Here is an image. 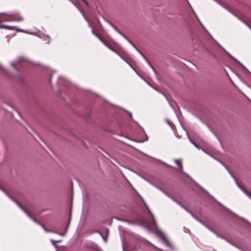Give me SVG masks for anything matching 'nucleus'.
<instances>
[{
	"instance_id": "nucleus-29",
	"label": "nucleus",
	"mask_w": 251,
	"mask_h": 251,
	"mask_svg": "<svg viewBox=\"0 0 251 251\" xmlns=\"http://www.w3.org/2000/svg\"><path fill=\"white\" fill-rule=\"evenodd\" d=\"M151 157V158H152V159H155V160H157V161H158L161 162V161H160V160H159V159H156V158H153V157ZM161 162H162L163 164H164V165H166V166H168V167H172V166H170V165H168V164H166V163H164V162H162V161H161Z\"/></svg>"
},
{
	"instance_id": "nucleus-40",
	"label": "nucleus",
	"mask_w": 251,
	"mask_h": 251,
	"mask_svg": "<svg viewBox=\"0 0 251 251\" xmlns=\"http://www.w3.org/2000/svg\"><path fill=\"white\" fill-rule=\"evenodd\" d=\"M208 228H209V229L211 231L214 232V231H213V230L212 229H211V228H209V227H208Z\"/></svg>"
},
{
	"instance_id": "nucleus-2",
	"label": "nucleus",
	"mask_w": 251,
	"mask_h": 251,
	"mask_svg": "<svg viewBox=\"0 0 251 251\" xmlns=\"http://www.w3.org/2000/svg\"><path fill=\"white\" fill-rule=\"evenodd\" d=\"M141 199L143 201V202L144 204V205H145V206L146 207L147 209H148L150 214L151 215V218H152V221L154 223V226H155V227L156 228V231H155V234L162 241H163L168 247H171V244L169 243V241H168L167 238L166 237V236L161 231H160L159 229H158L157 228V226H156V221L155 220V219H154V216L153 215V214L152 213V212L151 211L150 209H149L148 205L147 204L146 202L142 198L140 197Z\"/></svg>"
},
{
	"instance_id": "nucleus-45",
	"label": "nucleus",
	"mask_w": 251,
	"mask_h": 251,
	"mask_svg": "<svg viewBox=\"0 0 251 251\" xmlns=\"http://www.w3.org/2000/svg\"><path fill=\"white\" fill-rule=\"evenodd\" d=\"M104 241H105V242L106 241V239L104 238Z\"/></svg>"
},
{
	"instance_id": "nucleus-39",
	"label": "nucleus",
	"mask_w": 251,
	"mask_h": 251,
	"mask_svg": "<svg viewBox=\"0 0 251 251\" xmlns=\"http://www.w3.org/2000/svg\"><path fill=\"white\" fill-rule=\"evenodd\" d=\"M61 78H62V77H61V76H59V77H58V79H61Z\"/></svg>"
},
{
	"instance_id": "nucleus-8",
	"label": "nucleus",
	"mask_w": 251,
	"mask_h": 251,
	"mask_svg": "<svg viewBox=\"0 0 251 251\" xmlns=\"http://www.w3.org/2000/svg\"><path fill=\"white\" fill-rule=\"evenodd\" d=\"M125 39H126L135 49V50L144 57V58L147 61V63L149 65V66L152 69V70L154 72V73H156L154 68L151 66V64L150 62L148 60V59L145 57V56L140 51V50L135 46V45L126 36V38H125Z\"/></svg>"
},
{
	"instance_id": "nucleus-23",
	"label": "nucleus",
	"mask_w": 251,
	"mask_h": 251,
	"mask_svg": "<svg viewBox=\"0 0 251 251\" xmlns=\"http://www.w3.org/2000/svg\"><path fill=\"white\" fill-rule=\"evenodd\" d=\"M80 12L81 13V14L83 15V16H84V19H85V20L88 22V25H89V26L90 27H92V25L90 22V21L86 18V17L85 16L84 12L82 11V10H80Z\"/></svg>"
},
{
	"instance_id": "nucleus-24",
	"label": "nucleus",
	"mask_w": 251,
	"mask_h": 251,
	"mask_svg": "<svg viewBox=\"0 0 251 251\" xmlns=\"http://www.w3.org/2000/svg\"><path fill=\"white\" fill-rule=\"evenodd\" d=\"M40 225L41 226V227L43 228V229L46 232H55L54 231L48 230L46 228V227L45 226L42 224H40Z\"/></svg>"
},
{
	"instance_id": "nucleus-16",
	"label": "nucleus",
	"mask_w": 251,
	"mask_h": 251,
	"mask_svg": "<svg viewBox=\"0 0 251 251\" xmlns=\"http://www.w3.org/2000/svg\"><path fill=\"white\" fill-rule=\"evenodd\" d=\"M219 4H221L222 6H223L224 7H225L226 9H227L229 12H230L232 14H233L234 16H235V17H236L238 19H239L240 20H241L242 22H243L249 28H250V29H251V26L248 24L247 23L246 21H245L243 19H242L240 17L238 16V15H237L236 14H235V13H234L233 12H232V11H231L230 10H229V9L228 8H227L226 6L224 5L223 4H222L221 3L219 2Z\"/></svg>"
},
{
	"instance_id": "nucleus-14",
	"label": "nucleus",
	"mask_w": 251,
	"mask_h": 251,
	"mask_svg": "<svg viewBox=\"0 0 251 251\" xmlns=\"http://www.w3.org/2000/svg\"><path fill=\"white\" fill-rule=\"evenodd\" d=\"M219 4H221L222 6H223L224 7H225L226 9H227L229 12H230L232 14H233L234 16H235V17H236L238 19H239L240 20H241L242 22H243L249 28H250V29H251V26L248 24L247 23L246 21H245L243 19H242L240 17L238 16V15H237L236 14H235V13H234L233 12H232V11H231L230 10H229V9L228 8H227L226 6L224 5L223 4H222L221 3L219 2Z\"/></svg>"
},
{
	"instance_id": "nucleus-41",
	"label": "nucleus",
	"mask_w": 251,
	"mask_h": 251,
	"mask_svg": "<svg viewBox=\"0 0 251 251\" xmlns=\"http://www.w3.org/2000/svg\"><path fill=\"white\" fill-rule=\"evenodd\" d=\"M148 137H147V136L146 135V140L147 141V140H148Z\"/></svg>"
},
{
	"instance_id": "nucleus-30",
	"label": "nucleus",
	"mask_w": 251,
	"mask_h": 251,
	"mask_svg": "<svg viewBox=\"0 0 251 251\" xmlns=\"http://www.w3.org/2000/svg\"><path fill=\"white\" fill-rule=\"evenodd\" d=\"M111 25L113 27V28L115 30V31H116V32H117L118 33H120L121 31L118 29H117L114 25L111 24Z\"/></svg>"
},
{
	"instance_id": "nucleus-28",
	"label": "nucleus",
	"mask_w": 251,
	"mask_h": 251,
	"mask_svg": "<svg viewBox=\"0 0 251 251\" xmlns=\"http://www.w3.org/2000/svg\"><path fill=\"white\" fill-rule=\"evenodd\" d=\"M67 229V227L66 228L65 232H63V233H59V232H56V231H55L54 233H56V234H57L58 235H60V236H63L65 235L66 231Z\"/></svg>"
},
{
	"instance_id": "nucleus-4",
	"label": "nucleus",
	"mask_w": 251,
	"mask_h": 251,
	"mask_svg": "<svg viewBox=\"0 0 251 251\" xmlns=\"http://www.w3.org/2000/svg\"><path fill=\"white\" fill-rule=\"evenodd\" d=\"M214 42L218 45V46L222 49L227 55L228 56L231 58L232 60L235 61L236 62L238 63L241 66H242L244 69H245L251 75V73L249 71V70L237 59H236L235 57L232 56L229 52H228L224 48H223L218 42L217 41L214 40Z\"/></svg>"
},
{
	"instance_id": "nucleus-15",
	"label": "nucleus",
	"mask_w": 251,
	"mask_h": 251,
	"mask_svg": "<svg viewBox=\"0 0 251 251\" xmlns=\"http://www.w3.org/2000/svg\"><path fill=\"white\" fill-rule=\"evenodd\" d=\"M219 4H221L222 6H223L224 7H225L226 9H227L229 12H230L232 14H233L234 16H235V17H236L238 19H239L240 20H241L242 22H243L249 28H250V29H251V26L248 24L247 23L246 21H245L243 19H242L240 17L238 16V15H237L236 14H235V13H234L233 12H232V11H231L230 10H229V9L228 8H227L226 6L224 5L223 4H222L221 3L219 2Z\"/></svg>"
},
{
	"instance_id": "nucleus-22",
	"label": "nucleus",
	"mask_w": 251,
	"mask_h": 251,
	"mask_svg": "<svg viewBox=\"0 0 251 251\" xmlns=\"http://www.w3.org/2000/svg\"><path fill=\"white\" fill-rule=\"evenodd\" d=\"M176 170H178V171H179L180 172L182 173V174H184L187 176H189H189L187 174L185 173V172H184L183 171V167H182V164L179 165L178 166V168H176Z\"/></svg>"
},
{
	"instance_id": "nucleus-17",
	"label": "nucleus",
	"mask_w": 251,
	"mask_h": 251,
	"mask_svg": "<svg viewBox=\"0 0 251 251\" xmlns=\"http://www.w3.org/2000/svg\"><path fill=\"white\" fill-rule=\"evenodd\" d=\"M92 32L93 34L96 36L107 47H108L111 50L115 51L113 49L111 46H110L100 36L95 32L93 29H92Z\"/></svg>"
},
{
	"instance_id": "nucleus-13",
	"label": "nucleus",
	"mask_w": 251,
	"mask_h": 251,
	"mask_svg": "<svg viewBox=\"0 0 251 251\" xmlns=\"http://www.w3.org/2000/svg\"><path fill=\"white\" fill-rule=\"evenodd\" d=\"M28 33L29 34H31L35 35L40 38L43 39L45 40L48 39V42H47V43H48V44H49L50 42V37H49V36L46 35L40 31H39L37 33H36V32H28Z\"/></svg>"
},
{
	"instance_id": "nucleus-7",
	"label": "nucleus",
	"mask_w": 251,
	"mask_h": 251,
	"mask_svg": "<svg viewBox=\"0 0 251 251\" xmlns=\"http://www.w3.org/2000/svg\"><path fill=\"white\" fill-rule=\"evenodd\" d=\"M125 39H126L135 49V50L144 57V58L147 61V63L149 65V66L152 69V70L154 72V73H156L154 68L151 66V64L150 62L148 60V59L145 57V56L140 51V50L135 46V45L126 36V38H125Z\"/></svg>"
},
{
	"instance_id": "nucleus-18",
	"label": "nucleus",
	"mask_w": 251,
	"mask_h": 251,
	"mask_svg": "<svg viewBox=\"0 0 251 251\" xmlns=\"http://www.w3.org/2000/svg\"><path fill=\"white\" fill-rule=\"evenodd\" d=\"M171 199L179 205L181 207L185 209L187 212H189V210L184 205H183L180 202L177 201L176 199L174 197H171Z\"/></svg>"
},
{
	"instance_id": "nucleus-31",
	"label": "nucleus",
	"mask_w": 251,
	"mask_h": 251,
	"mask_svg": "<svg viewBox=\"0 0 251 251\" xmlns=\"http://www.w3.org/2000/svg\"><path fill=\"white\" fill-rule=\"evenodd\" d=\"M128 114H129V115H130V117H131V118L132 120V121H134V122H135L136 124H137L139 126V125L138 123L137 122L134 121V120L133 119V118H132V114H131V113L130 112H128Z\"/></svg>"
},
{
	"instance_id": "nucleus-20",
	"label": "nucleus",
	"mask_w": 251,
	"mask_h": 251,
	"mask_svg": "<svg viewBox=\"0 0 251 251\" xmlns=\"http://www.w3.org/2000/svg\"><path fill=\"white\" fill-rule=\"evenodd\" d=\"M151 184L153 185L152 183H151ZM153 185L156 188H157L158 189L160 190L161 192H162L165 195H166L169 198H171V197H172L171 195H170L168 193H167L166 191H165L164 190H163L161 188H160V187H159L158 186H157L156 185H154V184H153Z\"/></svg>"
},
{
	"instance_id": "nucleus-37",
	"label": "nucleus",
	"mask_w": 251,
	"mask_h": 251,
	"mask_svg": "<svg viewBox=\"0 0 251 251\" xmlns=\"http://www.w3.org/2000/svg\"><path fill=\"white\" fill-rule=\"evenodd\" d=\"M76 7H77L78 8L79 11H80V10H81V9L77 6V5H76Z\"/></svg>"
},
{
	"instance_id": "nucleus-3",
	"label": "nucleus",
	"mask_w": 251,
	"mask_h": 251,
	"mask_svg": "<svg viewBox=\"0 0 251 251\" xmlns=\"http://www.w3.org/2000/svg\"><path fill=\"white\" fill-rule=\"evenodd\" d=\"M0 189H1L3 192H4L5 194H7L8 197L10 198L12 201H13L19 206L20 207L25 213L35 223L40 225V224H41L39 222H38L36 219H35L30 214V213L25 209V207L21 205L15 199L11 197L8 194H7L6 192L0 186Z\"/></svg>"
},
{
	"instance_id": "nucleus-34",
	"label": "nucleus",
	"mask_w": 251,
	"mask_h": 251,
	"mask_svg": "<svg viewBox=\"0 0 251 251\" xmlns=\"http://www.w3.org/2000/svg\"><path fill=\"white\" fill-rule=\"evenodd\" d=\"M121 35H122L124 38H126V36L122 32H120L119 33Z\"/></svg>"
},
{
	"instance_id": "nucleus-6",
	"label": "nucleus",
	"mask_w": 251,
	"mask_h": 251,
	"mask_svg": "<svg viewBox=\"0 0 251 251\" xmlns=\"http://www.w3.org/2000/svg\"><path fill=\"white\" fill-rule=\"evenodd\" d=\"M125 39H126L135 49V50L144 57V58L147 61V63L149 65V66L152 69V70L154 72V73H156L154 68L151 66V64L150 62L148 60V59L145 57V56L140 51V50L135 46V45L126 36V38H125Z\"/></svg>"
},
{
	"instance_id": "nucleus-47",
	"label": "nucleus",
	"mask_w": 251,
	"mask_h": 251,
	"mask_svg": "<svg viewBox=\"0 0 251 251\" xmlns=\"http://www.w3.org/2000/svg\"><path fill=\"white\" fill-rule=\"evenodd\" d=\"M0 68H1V67L0 66Z\"/></svg>"
},
{
	"instance_id": "nucleus-42",
	"label": "nucleus",
	"mask_w": 251,
	"mask_h": 251,
	"mask_svg": "<svg viewBox=\"0 0 251 251\" xmlns=\"http://www.w3.org/2000/svg\"><path fill=\"white\" fill-rule=\"evenodd\" d=\"M123 251H126V250H125V248H124V247H123Z\"/></svg>"
},
{
	"instance_id": "nucleus-1",
	"label": "nucleus",
	"mask_w": 251,
	"mask_h": 251,
	"mask_svg": "<svg viewBox=\"0 0 251 251\" xmlns=\"http://www.w3.org/2000/svg\"><path fill=\"white\" fill-rule=\"evenodd\" d=\"M6 16L0 18V28H3L9 30H16L19 31L26 32L23 29H17L16 26H8L2 25V22L7 21H16L21 22L24 20V18L18 12H13L4 14Z\"/></svg>"
},
{
	"instance_id": "nucleus-26",
	"label": "nucleus",
	"mask_w": 251,
	"mask_h": 251,
	"mask_svg": "<svg viewBox=\"0 0 251 251\" xmlns=\"http://www.w3.org/2000/svg\"><path fill=\"white\" fill-rule=\"evenodd\" d=\"M50 242H51V243L52 244V245L54 246H56V243H60L61 242V241H59V240H54L53 239H51L50 240Z\"/></svg>"
},
{
	"instance_id": "nucleus-33",
	"label": "nucleus",
	"mask_w": 251,
	"mask_h": 251,
	"mask_svg": "<svg viewBox=\"0 0 251 251\" xmlns=\"http://www.w3.org/2000/svg\"><path fill=\"white\" fill-rule=\"evenodd\" d=\"M87 6H89V4L86 0H82Z\"/></svg>"
},
{
	"instance_id": "nucleus-46",
	"label": "nucleus",
	"mask_w": 251,
	"mask_h": 251,
	"mask_svg": "<svg viewBox=\"0 0 251 251\" xmlns=\"http://www.w3.org/2000/svg\"><path fill=\"white\" fill-rule=\"evenodd\" d=\"M189 177V176H188ZM189 178H190V179H192V178L190 177V176H189Z\"/></svg>"
},
{
	"instance_id": "nucleus-9",
	"label": "nucleus",
	"mask_w": 251,
	"mask_h": 251,
	"mask_svg": "<svg viewBox=\"0 0 251 251\" xmlns=\"http://www.w3.org/2000/svg\"><path fill=\"white\" fill-rule=\"evenodd\" d=\"M125 39H126L135 49V50L144 57V58L147 61V63L149 65V66L152 69V70L154 72V73H156L154 68L151 66V64L150 62L148 60V59L145 57V56L140 51V50L135 46V45L126 36V38H125Z\"/></svg>"
},
{
	"instance_id": "nucleus-5",
	"label": "nucleus",
	"mask_w": 251,
	"mask_h": 251,
	"mask_svg": "<svg viewBox=\"0 0 251 251\" xmlns=\"http://www.w3.org/2000/svg\"><path fill=\"white\" fill-rule=\"evenodd\" d=\"M125 39H126L135 49V50L144 57V58L147 61V63L149 65V66L152 69V70L154 72V73H156L154 68L151 66V64L150 62L148 60V59L145 57V56L140 51V50L135 46V45L126 36V38H125Z\"/></svg>"
},
{
	"instance_id": "nucleus-36",
	"label": "nucleus",
	"mask_w": 251,
	"mask_h": 251,
	"mask_svg": "<svg viewBox=\"0 0 251 251\" xmlns=\"http://www.w3.org/2000/svg\"><path fill=\"white\" fill-rule=\"evenodd\" d=\"M153 246L155 248H156V249H157V247H156V246H154V245H153ZM157 249H158V250H160V251H161V250H160V249H159V248H157Z\"/></svg>"
},
{
	"instance_id": "nucleus-32",
	"label": "nucleus",
	"mask_w": 251,
	"mask_h": 251,
	"mask_svg": "<svg viewBox=\"0 0 251 251\" xmlns=\"http://www.w3.org/2000/svg\"><path fill=\"white\" fill-rule=\"evenodd\" d=\"M239 219H240L242 220H243V221H244L245 222H246V223H247L249 224V225H251V224H250V223H249L247 220H246L245 219H244V218H240V217H239Z\"/></svg>"
},
{
	"instance_id": "nucleus-38",
	"label": "nucleus",
	"mask_w": 251,
	"mask_h": 251,
	"mask_svg": "<svg viewBox=\"0 0 251 251\" xmlns=\"http://www.w3.org/2000/svg\"><path fill=\"white\" fill-rule=\"evenodd\" d=\"M168 123L169 124V125L171 126V123L169 122V121H168Z\"/></svg>"
},
{
	"instance_id": "nucleus-27",
	"label": "nucleus",
	"mask_w": 251,
	"mask_h": 251,
	"mask_svg": "<svg viewBox=\"0 0 251 251\" xmlns=\"http://www.w3.org/2000/svg\"><path fill=\"white\" fill-rule=\"evenodd\" d=\"M174 161L176 164V165L178 166L180 165H181V159H175Z\"/></svg>"
},
{
	"instance_id": "nucleus-12",
	"label": "nucleus",
	"mask_w": 251,
	"mask_h": 251,
	"mask_svg": "<svg viewBox=\"0 0 251 251\" xmlns=\"http://www.w3.org/2000/svg\"><path fill=\"white\" fill-rule=\"evenodd\" d=\"M231 177L234 179L236 182V184L237 186L243 191L244 193L251 199V194H250L248 191H247L242 186H241L237 181V179L235 176L231 173H229Z\"/></svg>"
},
{
	"instance_id": "nucleus-25",
	"label": "nucleus",
	"mask_w": 251,
	"mask_h": 251,
	"mask_svg": "<svg viewBox=\"0 0 251 251\" xmlns=\"http://www.w3.org/2000/svg\"><path fill=\"white\" fill-rule=\"evenodd\" d=\"M188 212L189 213H190V214L191 215V216H192L194 218H195L196 220H197V221H199L200 223H201V224H203L201 220L199 219L197 217H196V216H195V215H194V214H193V213H192L190 210H189V212Z\"/></svg>"
},
{
	"instance_id": "nucleus-21",
	"label": "nucleus",
	"mask_w": 251,
	"mask_h": 251,
	"mask_svg": "<svg viewBox=\"0 0 251 251\" xmlns=\"http://www.w3.org/2000/svg\"><path fill=\"white\" fill-rule=\"evenodd\" d=\"M24 60V58L22 57H19V59L18 60V61L17 62H12L11 63V65L12 67H14L15 66H16L17 65H18L19 64V62H20L21 61H22V60Z\"/></svg>"
},
{
	"instance_id": "nucleus-19",
	"label": "nucleus",
	"mask_w": 251,
	"mask_h": 251,
	"mask_svg": "<svg viewBox=\"0 0 251 251\" xmlns=\"http://www.w3.org/2000/svg\"><path fill=\"white\" fill-rule=\"evenodd\" d=\"M186 135H187V138H188V139L189 140L190 142L191 143H192V144L195 147H196L197 148H198V149H200V147H199V146L194 141L192 140V139H191V138L190 137V135H189L188 133L187 132V131L186 130Z\"/></svg>"
},
{
	"instance_id": "nucleus-11",
	"label": "nucleus",
	"mask_w": 251,
	"mask_h": 251,
	"mask_svg": "<svg viewBox=\"0 0 251 251\" xmlns=\"http://www.w3.org/2000/svg\"><path fill=\"white\" fill-rule=\"evenodd\" d=\"M197 185L200 187L201 189L205 193H206L213 200H214L215 202L218 203L220 206L223 207L226 210L228 211L232 215L236 216L237 217H238L237 215H236L235 213L231 211L229 209L225 207L224 205H223L221 203L218 201L213 196H212L209 193H208L205 190L202 189L200 186L198 185V184H197Z\"/></svg>"
},
{
	"instance_id": "nucleus-10",
	"label": "nucleus",
	"mask_w": 251,
	"mask_h": 251,
	"mask_svg": "<svg viewBox=\"0 0 251 251\" xmlns=\"http://www.w3.org/2000/svg\"><path fill=\"white\" fill-rule=\"evenodd\" d=\"M125 39H126L135 49V50L144 57V58L147 61V63L149 65V66L152 69V70L154 72V73H156L154 68L151 66V64L150 62L148 60V59L145 57V56L140 51V50L135 46V45L126 36V38H125Z\"/></svg>"
},
{
	"instance_id": "nucleus-43",
	"label": "nucleus",
	"mask_w": 251,
	"mask_h": 251,
	"mask_svg": "<svg viewBox=\"0 0 251 251\" xmlns=\"http://www.w3.org/2000/svg\"><path fill=\"white\" fill-rule=\"evenodd\" d=\"M140 126V127L142 129H143H143L142 127H141V126Z\"/></svg>"
},
{
	"instance_id": "nucleus-35",
	"label": "nucleus",
	"mask_w": 251,
	"mask_h": 251,
	"mask_svg": "<svg viewBox=\"0 0 251 251\" xmlns=\"http://www.w3.org/2000/svg\"><path fill=\"white\" fill-rule=\"evenodd\" d=\"M163 95H164V96L166 98V99H167V100L168 101L169 103H170V101H169V100L168 99V98H167V96H166L164 94H163Z\"/></svg>"
},
{
	"instance_id": "nucleus-44",
	"label": "nucleus",
	"mask_w": 251,
	"mask_h": 251,
	"mask_svg": "<svg viewBox=\"0 0 251 251\" xmlns=\"http://www.w3.org/2000/svg\"><path fill=\"white\" fill-rule=\"evenodd\" d=\"M119 55L120 57H121L122 58H123L121 56V55H120V54H119Z\"/></svg>"
}]
</instances>
